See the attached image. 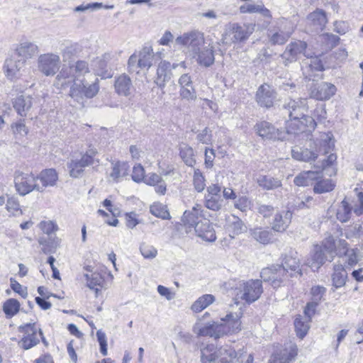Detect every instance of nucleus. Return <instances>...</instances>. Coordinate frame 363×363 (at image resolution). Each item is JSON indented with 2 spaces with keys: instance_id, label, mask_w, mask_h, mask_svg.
Listing matches in <instances>:
<instances>
[{
  "instance_id": "obj_1",
  "label": "nucleus",
  "mask_w": 363,
  "mask_h": 363,
  "mask_svg": "<svg viewBox=\"0 0 363 363\" xmlns=\"http://www.w3.org/2000/svg\"><path fill=\"white\" fill-rule=\"evenodd\" d=\"M89 74L88 63L84 60L64 65L55 77V86L62 89L70 84L69 96L77 104L84 106L86 100L94 98L99 91V83L97 77L89 82L86 75Z\"/></svg>"
},
{
  "instance_id": "obj_2",
  "label": "nucleus",
  "mask_w": 363,
  "mask_h": 363,
  "mask_svg": "<svg viewBox=\"0 0 363 363\" xmlns=\"http://www.w3.org/2000/svg\"><path fill=\"white\" fill-rule=\"evenodd\" d=\"M241 313L230 312L220 321H212L203 324L199 320L193 327V331L198 336H209L218 339L225 335L238 333L242 329Z\"/></svg>"
},
{
  "instance_id": "obj_3",
  "label": "nucleus",
  "mask_w": 363,
  "mask_h": 363,
  "mask_svg": "<svg viewBox=\"0 0 363 363\" xmlns=\"http://www.w3.org/2000/svg\"><path fill=\"white\" fill-rule=\"evenodd\" d=\"M246 350L243 347L235 351L229 346L217 349L213 345H207L201 350V363H242L246 356Z\"/></svg>"
},
{
  "instance_id": "obj_4",
  "label": "nucleus",
  "mask_w": 363,
  "mask_h": 363,
  "mask_svg": "<svg viewBox=\"0 0 363 363\" xmlns=\"http://www.w3.org/2000/svg\"><path fill=\"white\" fill-rule=\"evenodd\" d=\"M339 230L337 229L335 238H330L324 242L330 260H333L335 255L347 257V264L352 267L357 263V255L354 249H349L347 242L343 239H337Z\"/></svg>"
},
{
  "instance_id": "obj_5",
  "label": "nucleus",
  "mask_w": 363,
  "mask_h": 363,
  "mask_svg": "<svg viewBox=\"0 0 363 363\" xmlns=\"http://www.w3.org/2000/svg\"><path fill=\"white\" fill-rule=\"evenodd\" d=\"M234 291L236 302L242 300L247 303H251L260 297L263 289L261 281L251 279L247 281H239Z\"/></svg>"
},
{
  "instance_id": "obj_6",
  "label": "nucleus",
  "mask_w": 363,
  "mask_h": 363,
  "mask_svg": "<svg viewBox=\"0 0 363 363\" xmlns=\"http://www.w3.org/2000/svg\"><path fill=\"white\" fill-rule=\"evenodd\" d=\"M18 331L22 333L18 345L24 350L35 347L40 342V339L44 344L47 345L41 328L35 323L21 325L18 327Z\"/></svg>"
},
{
  "instance_id": "obj_7",
  "label": "nucleus",
  "mask_w": 363,
  "mask_h": 363,
  "mask_svg": "<svg viewBox=\"0 0 363 363\" xmlns=\"http://www.w3.org/2000/svg\"><path fill=\"white\" fill-rule=\"evenodd\" d=\"M175 46L185 48L193 54L197 53L204 43L203 35L197 31L185 33L178 36L174 41Z\"/></svg>"
},
{
  "instance_id": "obj_8",
  "label": "nucleus",
  "mask_w": 363,
  "mask_h": 363,
  "mask_svg": "<svg viewBox=\"0 0 363 363\" xmlns=\"http://www.w3.org/2000/svg\"><path fill=\"white\" fill-rule=\"evenodd\" d=\"M334 235L327 236L322 242L321 245H314L312 251L311 252L308 258L306 260V264L313 271L318 270L323 266L326 261L332 262L330 260L329 255L324 247V242L330 238H335Z\"/></svg>"
},
{
  "instance_id": "obj_9",
  "label": "nucleus",
  "mask_w": 363,
  "mask_h": 363,
  "mask_svg": "<svg viewBox=\"0 0 363 363\" xmlns=\"http://www.w3.org/2000/svg\"><path fill=\"white\" fill-rule=\"evenodd\" d=\"M306 104L305 99H299L298 101L290 99L284 105V109L289 117V121H287L288 130L294 129V125L304 116L306 111Z\"/></svg>"
},
{
  "instance_id": "obj_10",
  "label": "nucleus",
  "mask_w": 363,
  "mask_h": 363,
  "mask_svg": "<svg viewBox=\"0 0 363 363\" xmlns=\"http://www.w3.org/2000/svg\"><path fill=\"white\" fill-rule=\"evenodd\" d=\"M36 181V177L32 173L18 172L14 179L15 186L21 195H26L33 190L43 191Z\"/></svg>"
},
{
  "instance_id": "obj_11",
  "label": "nucleus",
  "mask_w": 363,
  "mask_h": 363,
  "mask_svg": "<svg viewBox=\"0 0 363 363\" xmlns=\"http://www.w3.org/2000/svg\"><path fill=\"white\" fill-rule=\"evenodd\" d=\"M260 276L264 281L271 282L272 286L274 288L279 286L281 283L290 278L289 274L285 272L281 264L272 265L264 268L260 273Z\"/></svg>"
},
{
  "instance_id": "obj_12",
  "label": "nucleus",
  "mask_w": 363,
  "mask_h": 363,
  "mask_svg": "<svg viewBox=\"0 0 363 363\" xmlns=\"http://www.w3.org/2000/svg\"><path fill=\"white\" fill-rule=\"evenodd\" d=\"M60 65V56L52 52L42 54L38 58V69L47 77L54 76L59 70Z\"/></svg>"
},
{
  "instance_id": "obj_13",
  "label": "nucleus",
  "mask_w": 363,
  "mask_h": 363,
  "mask_svg": "<svg viewBox=\"0 0 363 363\" xmlns=\"http://www.w3.org/2000/svg\"><path fill=\"white\" fill-rule=\"evenodd\" d=\"M256 133L264 140H284L289 134L286 131L276 128L267 121H262L255 125Z\"/></svg>"
},
{
  "instance_id": "obj_14",
  "label": "nucleus",
  "mask_w": 363,
  "mask_h": 363,
  "mask_svg": "<svg viewBox=\"0 0 363 363\" xmlns=\"http://www.w3.org/2000/svg\"><path fill=\"white\" fill-rule=\"evenodd\" d=\"M277 98L275 90L269 84L261 85L256 92V101L257 104L265 108L273 106Z\"/></svg>"
},
{
  "instance_id": "obj_15",
  "label": "nucleus",
  "mask_w": 363,
  "mask_h": 363,
  "mask_svg": "<svg viewBox=\"0 0 363 363\" xmlns=\"http://www.w3.org/2000/svg\"><path fill=\"white\" fill-rule=\"evenodd\" d=\"M335 85L322 82L311 88L310 97L320 101L328 100L335 94Z\"/></svg>"
},
{
  "instance_id": "obj_16",
  "label": "nucleus",
  "mask_w": 363,
  "mask_h": 363,
  "mask_svg": "<svg viewBox=\"0 0 363 363\" xmlns=\"http://www.w3.org/2000/svg\"><path fill=\"white\" fill-rule=\"evenodd\" d=\"M307 44L304 41H293L286 46L281 57L287 62L296 61L301 54H303L308 57V55L305 52Z\"/></svg>"
},
{
  "instance_id": "obj_17",
  "label": "nucleus",
  "mask_w": 363,
  "mask_h": 363,
  "mask_svg": "<svg viewBox=\"0 0 363 363\" xmlns=\"http://www.w3.org/2000/svg\"><path fill=\"white\" fill-rule=\"evenodd\" d=\"M103 206L109 211L111 217H110L104 211L101 209L98 210V214L104 218L106 223L109 225L116 226L118 222L117 217L121 216V211L118 207L114 206L111 201L108 199L103 201Z\"/></svg>"
},
{
  "instance_id": "obj_18",
  "label": "nucleus",
  "mask_w": 363,
  "mask_h": 363,
  "mask_svg": "<svg viewBox=\"0 0 363 363\" xmlns=\"http://www.w3.org/2000/svg\"><path fill=\"white\" fill-rule=\"evenodd\" d=\"M24 66V61L11 57L6 60L4 69L7 78L15 80L21 75V71Z\"/></svg>"
},
{
  "instance_id": "obj_19",
  "label": "nucleus",
  "mask_w": 363,
  "mask_h": 363,
  "mask_svg": "<svg viewBox=\"0 0 363 363\" xmlns=\"http://www.w3.org/2000/svg\"><path fill=\"white\" fill-rule=\"evenodd\" d=\"M114 89L118 95L128 97L133 90L131 79L125 74L116 77L114 81Z\"/></svg>"
},
{
  "instance_id": "obj_20",
  "label": "nucleus",
  "mask_w": 363,
  "mask_h": 363,
  "mask_svg": "<svg viewBox=\"0 0 363 363\" xmlns=\"http://www.w3.org/2000/svg\"><path fill=\"white\" fill-rule=\"evenodd\" d=\"M281 266L284 267L287 274H289L290 277L296 274H301L300 260L297 257L296 252H291L289 255H285L283 257Z\"/></svg>"
},
{
  "instance_id": "obj_21",
  "label": "nucleus",
  "mask_w": 363,
  "mask_h": 363,
  "mask_svg": "<svg viewBox=\"0 0 363 363\" xmlns=\"http://www.w3.org/2000/svg\"><path fill=\"white\" fill-rule=\"evenodd\" d=\"M246 38L245 30L238 24H233L226 30L223 37V41L225 44L235 43L242 41Z\"/></svg>"
},
{
  "instance_id": "obj_22",
  "label": "nucleus",
  "mask_w": 363,
  "mask_h": 363,
  "mask_svg": "<svg viewBox=\"0 0 363 363\" xmlns=\"http://www.w3.org/2000/svg\"><path fill=\"white\" fill-rule=\"evenodd\" d=\"M171 69L172 65L169 62L162 61L159 64L155 83L160 88H164L166 85V83L171 79Z\"/></svg>"
},
{
  "instance_id": "obj_23",
  "label": "nucleus",
  "mask_w": 363,
  "mask_h": 363,
  "mask_svg": "<svg viewBox=\"0 0 363 363\" xmlns=\"http://www.w3.org/2000/svg\"><path fill=\"white\" fill-rule=\"evenodd\" d=\"M275 228H250V235L255 240L267 244L274 239Z\"/></svg>"
},
{
  "instance_id": "obj_24",
  "label": "nucleus",
  "mask_w": 363,
  "mask_h": 363,
  "mask_svg": "<svg viewBox=\"0 0 363 363\" xmlns=\"http://www.w3.org/2000/svg\"><path fill=\"white\" fill-rule=\"evenodd\" d=\"M257 184L264 190H274L281 187V180L271 175H259L256 179Z\"/></svg>"
},
{
  "instance_id": "obj_25",
  "label": "nucleus",
  "mask_w": 363,
  "mask_h": 363,
  "mask_svg": "<svg viewBox=\"0 0 363 363\" xmlns=\"http://www.w3.org/2000/svg\"><path fill=\"white\" fill-rule=\"evenodd\" d=\"M239 10L241 13H257L264 18H272L270 11L262 3L259 4H245L240 6Z\"/></svg>"
},
{
  "instance_id": "obj_26",
  "label": "nucleus",
  "mask_w": 363,
  "mask_h": 363,
  "mask_svg": "<svg viewBox=\"0 0 363 363\" xmlns=\"http://www.w3.org/2000/svg\"><path fill=\"white\" fill-rule=\"evenodd\" d=\"M297 352L296 345L293 342H289L285 345L284 348L278 354V359L280 363H291L294 361Z\"/></svg>"
},
{
  "instance_id": "obj_27",
  "label": "nucleus",
  "mask_w": 363,
  "mask_h": 363,
  "mask_svg": "<svg viewBox=\"0 0 363 363\" xmlns=\"http://www.w3.org/2000/svg\"><path fill=\"white\" fill-rule=\"evenodd\" d=\"M32 98L30 96H19L13 101V107L21 116H26L32 106Z\"/></svg>"
},
{
  "instance_id": "obj_28",
  "label": "nucleus",
  "mask_w": 363,
  "mask_h": 363,
  "mask_svg": "<svg viewBox=\"0 0 363 363\" xmlns=\"http://www.w3.org/2000/svg\"><path fill=\"white\" fill-rule=\"evenodd\" d=\"M37 180L39 179L42 185L43 191L44 188L48 186H53L56 184L58 179V175L54 169H48L42 171L38 177H36Z\"/></svg>"
},
{
  "instance_id": "obj_29",
  "label": "nucleus",
  "mask_w": 363,
  "mask_h": 363,
  "mask_svg": "<svg viewBox=\"0 0 363 363\" xmlns=\"http://www.w3.org/2000/svg\"><path fill=\"white\" fill-rule=\"evenodd\" d=\"M38 46L31 42L21 43L16 49V54L24 59H29L38 52Z\"/></svg>"
},
{
  "instance_id": "obj_30",
  "label": "nucleus",
  "mask_w": 363,
  "mask_h": 363,
  "mask_svg": "<svg viewBox=\"0 0 363 363\" xmlns=\"http://www.w3.org/2000/svg\"><path fill=\"white\" fill-rule=\"evenodd\" d=\"M332 274L333 286L336 289L343 286L347 279V273L342 264H335Z\"/></svg>"
},
{
  "instance_id": "obj_31",
  "label": "nucleus",
  "mask_w": 363,
  "mask_h": 363,
  "mask_svg": "<svg viewBox=\"0 0 363 363\" xmlns=\"http://www.w3.org/2000/svg\"><path fill=\"white\" fill-rule=\"evenodd\" d=\"M315 126L316 122L314 118L304 114L301 119L294 125V129H289L288 130V132L289 134H296L297 131H304L305 128H308V130L314 129Z\"/></svg>"
},
{
  "instance_id": "obj_32",
  "label": "nucleus",
  "mask_w": 363,
  "mask_h": 363,
  "mask_svg": "<svg viewBox=\"0 0 363 363\" xmlns=\"http://www.w3.org/2000/svg\"><path fill=\"white\" fill-rule=\"evenodd\" d=\"M216 301L212 294H204L198 298L191 305V309L194 313H199L206 308Z\"/></svg>"
},
{
  "instance_id": "obj_33",
  "label": "nucleus",
  "mask_w": 363,
  "mask_h": 363,
  "mask_svg": "<svg viewBox=\"0 0 363 363\" xmlns=\"http://www.w3.org/2000/svg\"><path fill=\"white\" fill-rule=\"evenodd\" d=\"M138 55L140 68L147 69L152 65L155 55L152 48L145 47L139 52Z\"/></svg>"
},
{
  "instance_id": "obj_34",
  "label": "nucleus",
  "mask_w": 363,
  "mask_h": 363,
  "mask_svg": "<svg viewBox=\"0 0 363 363\" xmlns=\"http://www.w3.org/2000/svg\"><path fill=\"white\" fill-rule=\"evenodd\" d=\"M129 171V165L126 162H117L113 165L112 171L110 173V178L116 182L120 181V179L125 177Z\"/></svg>"
},
{
  "instance_id": "obj_35",
  "label": "nucleus",
  "mask_w": 363,
  "mask_h": 363,
  "mask_svg": "<svg viewBox=\"0 0 363 363\" xmlns=\"http://www.w3.org/2000/svg\"><path fill=\"white\" fill-rule=\"evenodd\" d=\"M84 277L86 280L87 286L94 290L96 295L98 296L100 288L102 287L104 281L103 277L98 272H91V274H85Z\"/></svg>"
},
{
  "instance_id": "obj_36",
  "label": "nucleus",
  "mask_w": 363,
  "mask_h": 363,
  "mask_svg": "<svg viewBox=\"0 0 363 363\" xmlns=\"http://www.w3.org/2000/svg\"><path fill=\"white\" fill-rule=\"evenodd\" d=\"M311 320L308 318H305L301 315H298L296 318L294 320V327L296 335L303 339L310 328V323Z\"/></svg>"
},
{
  "instance_id": "obj_37",
  "label": "nucleus",
  "mask_w": 363,
  "mask_h": 363,
  "mask_svg": "<svg viewBox=\"0 0 363 363\" xmlns=\"http://www.w3.org/2000/svg\"><path fill=\"white\" fill-rule=\"evenodd\" d=\"M292 157L296 160L311 162L317 158V154L308 149L302 150L301 147H295L291 150Z\"/></svg>"
},
{
  "instance_id": "obj_38",
  "label": "nucleus",
  "mask_w": 363,
  "mask_h": 363,
  "mask_svg": "<svg viewBox=\"0 0 363 363\" xmlns=\"http://www.w3.org/2000/svg\"><path fill=\"white\" fill-rule=\"evenodd\" d=\"M319 171H306L298 174L294 180V184L298 186H308L311 182L317 178Z\"/></svg>"
},
{
  "instance_id": "obj_39",
  "label": "nucleus",
  "mask_w": 363,
  "mask_h": 363,
  "mask_svg": "<svg viewBox=\"0 0 363 363\" xmlns=\"http://www.w3.org/2000/svg\"><path fill=\"white\" fill-rule=\"evenodd\" d=\"M198 62L205 67L211 66L215 60L213 48H203L202 50H199L197 53Z\"/></svg>"
},
{
  "instance_id": "obj_40",
  "label": "nucleus",
  "mask_w": 363,
  "mask_h": 363,
  "mask_svg": "<svg viewBox=\"0 0 363 363\" xmlns=\"http://www.w3.org/2000/svg\"><path fill=\"white\" fill-rule=\"evenodd\" d=\"M21 304L15 298H9L3 304V311L7 318H11L16 315L20 310Z\"/></svg>"
},
{
  "instance_id": "obj_41",
  "label": "nucleus",
  "mask_w": 363,
  "mask_h": 363,
  "mask_svg": "<svg viewBox=\"0 0 363 363\" xmlns=\"http://www.w3.org/2000/svg\"><path fill=\"white\" fill-rule=\"evenodd\" d=\"M179 150L180 157L184 163L189 167H193L196 164L193 148L186 144H182Z\"/></svg>"
},
{
  "instance_id": "obj_42",
  "label": "nucleus",
  "mask_w": 363,
  "mask_h": 363,
  "mask_svg": "<svg viewBox=\"0 0 363 363\" xmlns=\"http://www.w3.org/2000/svg\"><path fill=\"white\" fill-rule=\"evenodd\" d=\"M92 67L96 75L102 77L104 78H108L111 77L108 65H107V63L105 61H104L101 57H96L92 62Z\"/></svg>"
},
{
  "instance_id": "obj_43",
  "label": "nucleus",
  "mask_w": 363,
  "mask_h": 363,
  "mask_svg": "<svg viewBox=\"0 0 363 363\" xmlns=\"http://www.w3.org/2000/svg\"><path fill=\"white\" fill-rule=\"evenodd\" d=\"M293 32V29L275 32L270 36L269 41L272 45H284L291 37Z\"/></svg>"
},
{
  "instance_id": "obj_44",
  "label": "nucleus",
  "mask_w": 363,
  "mask_h": 363,
  "mask_svg": "<svg viewBox=\"0 0 363 363\" xmlns=\"http://www.w3.org/2000/svg\"><path fill=\"white\" fill-rule=\"evenodd\" d=\"M67 167L70 177L78 178L82 174L85 166L78 159H71L67 163Z\"/></svg>"
},
{
  "instance_id": "obj_45",
  "label": "nucleus",
  "mask_w": 363,
  "mask_h": 363,
  "mask_svg": "<svg viewBox=\"0 0 363 363\" xmlns=\"http://www.w3.org/2000/svg\"><path fill=\"white\" fill-rule=\"evenodd\" d=\"M335 186V184L332 179H323L315 183L313 191L315 194H323L331 191Z\"/></svg>"
},
{
  "instance_id": "obj_46",
  "label": "nucleus",
  "mask_w": 363,
  "mask_h": 363,
  "mask_svg": "<svg viewBox=\"0 0 363 363\" xmlns=\"http://www.w3.org/2000/svg\"><path fill=\"white\" fill-rule=\"evenodd\" d=\"M223 199L221 196H205L206 207L210 210L216 211L221 208Z\"/></svg>"
},
{
  "instance_id": "obj_47",
  "label": "nucleus",
  "mask_w": 363,
  "mask_h": 363,
  "mask_svg": "<svg viewBox=\"0 0 363 363\" xmlns=\"http://www.w3.org/2000/svg\"><path fill=\"white\" fill-rule=\"evenodd\" d=\"M351 208L345 199L341 202V205L337 211V218L341 223L347 222L350 218Z\"/></svg>"
},
{
  "instance_id": "obj_48",
  "label": "nucleus",
  "mask_w": 363,
  "mask_h": 363,
  "mask_svg": "<svg viewBox=\"0 0 363 363\" xmlns=\"http://www.w3.org/2000/svg\"><path fill=\"white\" fill-rule=\"evenodd\" d=\"M197 237L206 242H214L216 240L213 228H194Z\"/></svg>"
},
{
  "instance_id": "obj_49",
  "label": "nucleus",
  "mask_w": 363,
  "mask_h": 363,
  "mask_svg": "<svg viewBox=\"0 0 363 363\" xmlns=\"http://www.w3.org/2000/svg\"><path fill=\"white\" fill-rule=\"evenodd\" d=\"M150 211L152 215L157 218H161L162 219H169L170 218L169 213L167 210L166 206L160 203H155L152 205Z\"/></svg>"
},
{
  "instance_id": "obj_50",
  "label": "nucleus",
  "mask_w": 363,
  "mask_h": 363,
  "mask_svg": "<svg viewBox=\"0 0 363 363\" xmlns=\"http://www.w3.org/2000/svg\"><path fill=\"white\" fill-rule=\"evenodd\" d=\"M291 217L292 213L289 211L277 214L272 227H281L284 225L287 227L290 224Z\"/></svg>"
},
{
  "instance_id": "obj_51",
  "label": "nucleus",
  "mask_w": 363,
  "mask_h": 363,
  "mask_svg": "<svg viewBox=\"0 0 363 363\" xmlns=\"http://www.w3.org/2000/svg\"><path fill=\"white\" fill-rule=\"evenodd\" d=\"M334 147V142L332 140V135L330 133H324L321 135L319 151L323 152L324 155L330 152Z\"/></svg>"
},
{
  "instance_id": "obj_52",
  "label": "nucleus",
  "mask_w": 363,
  "mask_h": 363,
  "mask_svg": "<svg viewBox=\"0 0 363 363\" xmlns=\"http://www.w3.org/2000/svg\"><path fill=\"white\" fill-rule=\"evenodd\" d=\"M308 19L315 25L323 26L327 23V18L325 12L321 9H317L308 16Z\"/></svg>"
},
{
  "instance_id": "obj_53",
  "label": "nucleus",
  "mask_w": 363,
  "mask_h": 363,
  "mask_svg": "<svg viewBox=\"0 0 363 363\" xmlns=\"http://www.w3.org/2000/svg\"><path fill=\"white\" fill-rule=\"evenodd\" d=\"M193 182L195 189L201 192L206 187V179L199 169L194 170Z\"/></svg>"
},
{
  "instance_id": "obj_54",
  "label": "nucleus",
  "mask_w": 363,
  "mask_h": 363,
  "mask_svg": "<svg viewBox=\"0 0 363 363\" xmlns=\"http://www.w3.org/2000/svg\"><path fill=\"white\" fill-rule=\"evenodd\" d=\"M140 251L145 259H154L157 255V250L155 247L145 243L140 245Z\"/></svg>"
},
{
  "instance_id": "obj_55",
  "label": "nucleus",
  "mask_w": 363,
  "mask_h": 363,
  "mask_svg": "<svg viewBox=\"0 0 363 363\" xmlns=\"http://www.w3.org/2000/svg\"><path fill=\"white\" fill-rule=\"evenodd\" d=\"M198 217L195 213L185 211L182 216V221L187 227H196L199 225Z\"/></svg>"
},
{
  "instance_id": "obj_56",
  "label": "nucleus",
  "mask_w": 363,
  "mask_h": 363,
  "mask_svg": "<svg viewBox=\"0 0 363 363\" xmlns=\"http://www.w3.org/2000/svg\"><path fill=\"white\" fill-rule=\"evenodd\" d=\"M123 216L128 227H135L138 224H142L140 216L135 212L125 213Z\"/></svg>"
},
{
  "instance_id": "obj_57",
  "label": "nucleus",
  "mask_w": 363,
  "mask_h": 363,
  "mask_svg": "<svg viewBox=\"0 0 363 363\" xmlns=\"http://www.w3.org/2000/svg\"><path fill=\"white\" fill-rule=\"evenodd\" d=\"M326 289L322 286H315L311 289V294L312 296L311 301H316L319 304L322 299L323 296L325 294Z\"/></svg>"
},
{
  "instance_id": "obj_58",
  "label": "nucleus",
  "mask_w": 363,
  "mask_h": 363,
  "mask_svg": "<svg viewBox=\"0 0 363 363\" xmlns=\"http://www.w3.org/2000/svg\"><path fill=\"white\" fill-rule=\"evenodd\" d=\"M103 7L102 3H89L86 4H82L74 8L75 12H85L87 11H95L100 9Z\"/></svg>"
},
{
  "instance_id": "obj_59",
  "label": "nucleus",
  "mask_w": 363,
  "mask_h": 363,
  "mask_svg": "<svg viewBox=\"0 0 363 363\" xmlns=\"http://www.w3.org/2000/svg\"><path fill=\"white\" fill-rule=\"evenodd\" d=\"M96 337L98 342L100 345V352L104 355L106 356L108 354L107 351V341L106 334L101 330L96 332Z\"/></svg>"
},
{
  "instance_id": "obj_60",
  "label": "nucleus",
  "mask_w": 363,
  "mask_h": 363,
  "mask_svg": "<svg viewBox=\"0 0 363 363\" xmlns=\"http://www.w3.org/2000/svg\"><path fill=\"white\" fill-rule=\"evenodd\" d=\"M196 138L203 144H210L212 140L211 130L208 128H205L197 135Z\"/></svg>"
},
{
  "instance_id": "obj_61",
  "label": "nucleus",
  "mask_w": 363,
  "mask_h": 363,
  "mask_svg": "<svg viewBox=\"0 0 363 363\" xmlns=\"http://www.w3.org/2000/svg\"><path fill=\"white\" fill-rule=\"evenodd\" d=\"M145 177V169L140 164H135L133 168L132 179L135 182H140Z\"/></svg>"
},
{
  "instance_id": "obj_62",
  "label": "nucleus",
  "mask_w": 363,
  "mask_h": 363,
  "mask_svg": "<svg viewBox=\"0 0 363 363\" xmlns=\"http://www.w3.org/2000/svg\"><path fill=\"white\" fill-rule=\"evenodd\" d=\"M6 209L13 216L22 214V211L20 208L19 203L13 199H8L6 203Z\"/></svg>"
},
{
  "instance_id": "obj_63",
  "label": "nucleus",
  "mask_w": 363,
  "mask_h": 363,
  "mask_svg": "<svg viewBox=\"0 0 363 363\" xmlns=\"http://www.w3.org/2000/svg\"><path fill=\"white\" fill-rule=\"evenodd\" d=\"M180 96L182 99L188 101L196 99V91L193 86L181 88Z\"/></svg>"
},
{
  "instance_id": "obj_64",
  "label": "nucleus",
  "mask_w": 363,
  "mask_h": 363,
  "mask_svg": "<svg viewBox=\"0 0 363 363\" xmlns=\"http://www.w3.org/2000/svg\"><path fill=\"white\" fill-rule=\"evenodd\" d=\"M11 288L16 293H18L23 298H26L28 296L27 288L22 286L17 281L11 278Z\"/></svg>"
}]
</instances>
